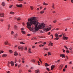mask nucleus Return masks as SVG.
Masks as SVG:
<instances>
[{"instance_id":"nucleus-1","label":"nucleus","mask_w":73,"mask_h":73,"mask_svg":"<svg viewBox=\"0 0 73 73\" xmlns=\"http://www.w3.org/2000/svg\"><path fill=\"white\" fill-rule=\"evenodd\" d=\"M37 18L33 17L31 19H28V22L27 23V28L31 31L36 32L39 29H44L46 31H50L51 28H45V25L43 23H39L37 22Z\"/></svg>"},{"instance_id":"nucleus-2","label":"nucleus","mask_w":73,"mask_h":73,"mask_svg":"<svg viewBox=\"0 0 73 73\" xmlns=\"http://www.w3.org/2000/svg\"><path fill=\"white\" fill-rule=\"evenodd\" d=\"M55 36L56 37V38H55L56 40H57L59 39V38L57 37H58V35L57 33H56L55 35Z\"/></svg>"},{"instance_id":"nucleus-3","label":"nucleus","mask_w":73,"mask_h":73,"mask_svg":"<svg viewBox=\"0 0 73 73\" xmlns=\"http://www.w3.org/2000/svg\"><path fill=\"white\" fill-rule=\"evenodd\" d=\"M16 6H17V7H20V8H21V7H23V4L17 5Z\"/></svg>"},{"instance_id":"nucleus-4","label":"nucleus","mask_w":73,"mask_h":73,"mask_svg":"<svg viewBox=\"0 0 73 73\" xmlns=\"http://www.w3.org/2000/svg\"><path fill=\"white\" fill-rule=\"evenodd\" d=\"M18 49H19V50H20V49H21V50H23L24 48H23V47H21L20 46H19L18 48Z\"/></svg>"},{"instance_id":"nucleus-5","label":"nucleus","mask_w":73,"mask_h":73,"mask_svg":"<svg viewBox=\"0 0 73 73\" xmlns=\"http://www.w3.org/2000/svg\"><path fill=\"white\" fill-rule=\"evenodd\" d=\"M60 56L62 57V58H65V54H60Z\"/></svg>"},{"instance_id":"nucleus-6","label":"nucleus","mask_w":73,"mask_h":73,"mask_svg":"<svg viewBox=\"0 0 73 73\" xmlns=\"http://www.w3.org/2000/svg\"><path fill=\"white\" fill-rule=\"evenodd\" d=\"M55 67V65H52L51 67V70H53V68Z\"/></svg>"},{"instance_id":"nucleus-7","label":"nucleus","mask_w":73,"mask_h":73,"mask_svg":"<svg viewBox=\"0 0 73 73\" xmlns=\"http://www.w3.org/2000/svg\"><path fill=\"white\" fill-rule=\"evenodd\" d=\"M10 64H11V66H13L14 65V63L13 62L11 61L10 62Z\"/></svg>"},{"instance_id":"nucleus-8","label":"nucleus","mask_w":73,"mask_h":73,"mask_svg":"<svg viewBox=\"0 0 73 73\" xmlns=\"http://www.w3.org/2000/svg\"><path fill=\"white\" fill-rule=\"evenodd\" d=\"M0 16H1V17H3L4 16V13H1L0 14Z\"/></svg>"},{"instance_id":"nucleus-9","label":"nucleus","mask_w":73,"mask_h":73,"mask_svg":"<svg viewBox=\"0 0 73 73\" xmlns=\"http://www.w3.org/2000/svg\"><path fill=\"white\" fill-rule=\"evenodd\" d=\"M7 56V54H3L2 55V57H6V56Z\"/></svg>"},{"instance_id":"nucleus-10","label":"nucleus","mask_w":73,"mask_h":73,"mask_svg":"<svg viewBox=\"0 0 73 73\" xmlns=\"http://www.w3.org/2000/svg\"><path fill=\"white\" fill-rule=\"evenodd\" d=\"M14 55L15 56H17L18 55V54L17 53V52L16 51H15L14 53Z\"/></svg>"},{"instance_id":"nucleus-11","label":"nucleus","mask_w":73,"mask_h":73,"mask_svg":"<svg viewBox=\"0 0 73 73\" xmlns=\"http://www.w3.org/2000/svg\"><path fill=\"white\" fill-rule=\"evenodd\" d=\"M31 48H29V50H28V51H29V53H32V52H31Z\"/></svg>"},{"instance_id":"nucleus-12","label":"nucleus","mask_w":73,"mask_h":73,"mask_svg":"<svg viewBox=\"0 0 73 73\" xmlns=\"http://www.w3.org/2000/svg\"><path fill=\"white\" fill-rule=\"evenodd\" d=\"M5 3H4V2H3L2 4V6H3V7H4V6H5Z\"/></svg>"},{"instance_id":"nucleus-13","label":"nucleus","mask_w":73,"mask_h":73,"mask_svg":"<svg viewBox=\"0 0 73 73\" xmlns=\"http://www.w3.org/2000/svg\"><path fill=\"white\" fill-rule=\"evenodd\" d=\"M17 26L16 25H15L14 26V29L16 30V29H17Z\"/></svg>"},{"instance_id":"nucleus-14","label":"nucleus","mask_w":73,"mask_h":73,"mask_svg":"<svg viewBox=\"0 0 73 73\" xmlns=\"http://www.w3.org/2000/svg\"><path fill=\"white\" fill-rule=\"evenodd\" d=\"M45 66H49V65L47 63H45Z\"/></svg>"},{"instance_id":"nucleus-15","label":"nucleus","mask_w":73,"mask_h":73,"mask_svg":"<svg viewBox=\"0 0 73 73\" xmlns=\"http://www.w3.org/2000/svg\"><path fill=\"white\" fill-rule=\"evenodd\" d=\"M44 13V11H41L40 12V14H42V13Z\"/></svg>"},{"instance_id":"nucleus-16","label":"nucleus","mask_w":73,"mask_h":73,"mask_svg":"<svg viewBox=\"0 0 73 73\" xmlns=\"http://www.w3.org/2000/svg\"><path fill=\"white\" fill-rule=\"evenodd\" d=\"M52 7L53 9H54V3L52 4Z\"/></svg>"},{"instance_id":"nucleus-17","label":"nucleus","mask_w":73,"mask_h":73,"mask_svg":"<svg viewBox=\"0 0 73 73\" xmlns=\"http://www.w3.org/2000/svg\"><path fill=\"white\" fill-rule=\"evenodd\" d=\"M63 39L64 40H68V37H64L63 38Z\"/></svg>"},{"instance_id":"nucleus-18","label":"nucleus","mask_w":73,"mask_h":73,"mask_svg":"<svg viewBox=\"0 0 73 73\" xmlns=\"http://www.w3.org/2000/svg\"><path fill=\"white\" fill-rule=\"evenodd\" d=\"M43 4L44 5H48V3H46L45 2H44L43 3Z\"/></svg>"},{"instance_id":"nucleus-19","label":"nucleus","mask_w":73,"mask_h":73,"mask_svg":"<svg viewBox=\"0 0 73 73\" xmlns=\"http://www.w3.org/2000/svg\"><path fill=\"white\" fill-rule=\"evenodd\" d=\"M4 44H5V45H8V44H8V42H7V41L4 42Z\"/></svg>"},{"instance_id":"nucleus-20","label":"nucleus","mask_w":73,"mask_h":73,"mask_svg":"<svg viewBox=\"0 0 73 73\" xmlns=\"http://www.w3.org/2000/svg\"><path fill=\"white\" fill-rule=\"evenodd\" d=\"M60 60H58L57 61L55 62L56 63H59L60 62Z\"/></svg>"},{"instance_id":"nucleus-21","label":"nucleus","mask_w":73,"mask_h":73,"mask_svg":"<svg viewBox=\"0 0 73 73\" xmlns=\"http://www.w3.org/2000/svg\"><path fill=\"white\" fill-rule=\"evenodd\" d=\"M9 52H10V53H12L13 52V51L12 50H9Z\"/></svg>"},{"instance_id":"nucleus-22","label":"nucleus","mask_w":73,"mask_h":73,"mask_svg":"<svg viewBox=\"0 0 73 73\" xmlns=\"http://www.w3.org/2000/svg\"><path fill=\"white\" fill-rule=\"evenodd\" d=\"M46 70H47L48 71V72H49V71H50V70L47 67H46Z\"/></svg>"},{"instance_id":"nucleus-23","label":"nucleus","mask_w":73,"mask_h":73,"mask_svg":"<svg viewBox=\"0 0 73 73\" xmlns=\"http://www.w3.org/2000/svg\"><path fill=\"white\" fill-rule=\"evenodd\" d=\"M4 53V51L3 50L0 51V54H1V53Z\"/></svg>"},{"instance_id":"nucleus-24","label":"nucleus","mask_w":73,"mask_h":73,"mask_svg":"<svg viewBox=\"0 0 73 73\" xmlns=\"http://www.w3.org/2000/svg\"><path fill=\"white\" fill-rule=\"evenodd\" d=\"M10 13L12 15H13V14H14L15 13L14 12L11 11L10 12Z\"/></svg>"},{"instance_id":"nucleus-25","label":"nucleus","mask_w":73,"mask_h":73,"mask_svg":"<svg viewBox=\"0 0 73 73\" xmlns=\"http://www.w3.org/2000/svg\"><path fill=\"white\" fill-rule=\"evenodd\" d=\"M22 33L23 34H25V31H22Z\"/></svg>"},{"instance_id":"nucleus-26","label":"nucleus","mask_w":73,"mask_h":73,"mask_svg":"<svg viewBox=\"0 0 73 73\" xmlns=\"http://www.w3.org/2000/svg\"><path fill=\"white\" fill-rule=\"evenodd\" d=\"M30 8L32 10H33V6H30Z\"/></svg>"},{"instance_id":"nucleus-27","label":"nucleus","mask_w":73,"mask_h":73,"mask_svg":"<svg viewBox=\"0 0 73 73\" xmlns=\"http://www.w3.org/2000/svg\"><path fill=\"white\" fill-rule=\"evenodd\" d=\"M64 47L65 48V49H68V48H67V47H66V46H64Z\"/></svg>"},{"instance_id":"nucleus-28","label":"nucleus","mask_w":73,"mask_h":73,"mask_svg":"<svg viewBox=\"0 0 73 73\" xmlns=\"http://www.w3.org/2000/svg\"><path fill=\"white\" fill-rule=\"evenodd\" d=\"M17 19L18 21H19L20 20H21V19H20V18H17Z\"/></svg>"},{"instance_id":"nucleus-29","label":"nucleus","mask_w":73,"mask_h":73,"mask_svg":"<svg viewBox=\"0 0 73 73\" xmlns=\"http://www.w3.org/2000/svg\"><path fill=\"white\" fill-rule=\"evenodd\" d=\"M20 44H25V43H24L22 42H20Z\"/></svg>"},{"instance_id":"nucleus-30","label":"nucleus","mask_w":73,"mask_h":73,"mask_svg":"<svg viewBox=\"0 0 73 73\" xmlns=\"http://www.w3.org/2000/svg\"><path fill=\"white\" fill-rule=\"evenodd\" d=\"M21 72H22V70H19V73H21Z\"/></svg>"},{"instance_id":"nucleus-31","label":"nucleus","mask_w":73,"mask_h":73,"mask_svg":"<svg viewBox=\"0 0 73 73\" xmlns=\"http://www.w3.org/2000/svg\"><path fill=\"white\" fill-rule=\"evenodd\" d=\"M50 45H51V46H53V43H52V42H50Z\"/></svg>"},{"instance_id":"nucleus-32","label":"nucleus","mask_w":73,"mask_h":73,"mask_svg":"<svg viewBox=\"0 0 73 73\" xmlns=\"http://www.w3.org/2000/svg\"><path fill=\"white\" fill-rule=\"evenodd\" d=\"M31 61H32V62H35V60L34 59L32 60Z\"/></svg>"},{"instance_id":"nucleus-33","label":"nucleus","mask_w":73,"mask_h":73,"mask_svg":"<svg viewBox=\"0 0 73 73\" xmlns=\"http://www.w3.org/2000/svg\"><path fill=\"white\" fill-rule=\"evenodd\" d=\"M48 56H49V55H50V54H50V52H48Z\"/></svg>"},{"instance_id":"nucleus-34","label":"nucleus","mask_w":73,"mask_h":73,"mask_svg":"<svg viewBox=\"0 0 73 73\" xmlns=\"http://www.w3.org/2000/svg\"><path fill=\"white\" fill-rule=\"evenodd\" d=\"M56 22H57V20H55L54 21H53V22L54 23H56Z\"/></svg>"},{"instance_id":"nucleus-35","label":"nucleus","mask_w":73,"mask_h":73,"mask_svg":"<svg viewBox=\"0 0 73 73\" xmlns=\"http://www.w3.org/2000/svg\"><path fill=\"white\" fill-rule=\"evenodd\" d=\"M44 45L41 44V45H39V46H40V47H41V46H43Z\"/></svg>"},{"instance_id":"nucleus-36","label":"nucleus","mask_w":73,"mask_h":73,"mask_svg":"<svg viewBox=\"0 0 73 73\" xmlns=\"http://www.w3.org/2000/svg\"><path fill=\"white\" fill-rule=\"evenodd\" d=\"M25 50H27V47H25Z\"/></svg>"},{"instance_id":"nucleus-37","label":"nucleus","mask_w":73,"mask_h":73,"mask_svg":"<svg viewBox=\"0 0 73 73\" xmlns=\"http://www.w3.org/2000/svg\"><path fill=\"white\" fill-rule=\"evenodd\" d=\"M0 21H4V20H3V19H0Z\"/></svg>"},{"instance_id":"nucleus-38","label":"nucleus","mask_w":73,"mask_h":73,"mask_svg":"<svg viewBox=\"0 0 73 73\" xmlns=\"http://www.w3.org/2000/svg\"><path fill=\"white\" fill-rule=\"evenodd\" d=\"M12 6H13V5H11L10 6L9 8H11V7H12Z\"/></svg>"},{"instance_id":"nucleus-39","label":"nucleus","mask_w":73,"mask_h":73,"mask_svg":"<svg viewBox=\"0 0 73 73\" xmlns=\"http://www.w3.org/2000/svg\"><path fill=\"white\" fill-rule=\"evenodd\" d=\"M72 47H70V48L69 49H70V50H72Z\"/></svg>"},{"instance_id":"nucleus-40","label":"nucleus","mask_w":73,"mask_h":73,"mask_svg":"<svg viewBox=\"0 0 73 73\" xmlns=\"http://www.w3.org/2000/svg\"><path fill=\"white\" fill-rule=\"evenodd\" d=\"M36 38H33L32 39L33 40H35V39H36Z\"/></svg>"},{"instance_id":"nucleus-41","label":"nucleus","mask_w":73,"mask_h":73,"mask_svg":"<svg viewBox=\"0 0 73 73\" xmlns=\"http://www.w3.org/2000/svg\"><path fill=\"white\" fill-rule=\"evenodd\" d=\"M30 35H31L29 34H28L27 35V36H30Z\"/></svg>"},{"instance_id":"nucleus-42","label":"nucleus","mask_w":73,"mask_h":73,"mask_svg":"<svg viewBox=\"0 0 73 73\" xmlns=\"http://www.w3.org/2000/svg\"><path fill=\"white\" fill-rule=\"evenodd\" d=\"M66 52H67L68 53H69V52H70L68 50H66Z\"/></svg>"},{"instance_id":"nucleus-43","label":"nucleus","mask_w":73,"mask_h":73,"mask_svg":"<svg viewBox=\"0 0 73 73\" xmlns=\"http://www.w3.org/2000/svg\"><path fill=\"white\" fill-rule=\"evenodd\" d=\"M65 69H66V68H67V65H66L65 66Z\"/></svg>"},{"instance_id":"nucleus-44","label":"nucleus","mask_w":73,"mask_h":73,"mask_svg":"<svg viewBox=\"0 0 73 73\" xmlns=\"http://www.w3.org/2000/svg\"><path fill=\"white\" fill-rule=\"evenodd\" d=\"M63 70V72H65V70H66L64 68Z\"/></svg>"},{"instance_id":"nucleus-45","label":"nucleus","mask_w":73,"mask_h":73,"mask_svg":"<svg viewBox=\"0 0 73 73\" xmlns=\"http://www.w3.org/2000/svg\"><path fill=\"white\" fill-rule=\"evenodd\" d=\"M15 37L16 38L17 36V34H16L15 35Z\"/></svg>"},{"instance_id":"nucleus-46","label":"nucleus","mask_w":73,"mask_h":73,"mask_svg":"<svg viewBox=\"0 0 73 73\" xmlns=\"http://www.w3.org/2000/svg\"><path fill=\"white\" fill-rule=\"evenodd\" d=\"M25 61H24L23 60L22 61V63H23V64H24V62H25Z\"/></svg>"},{"instance_id":"nucleus-47","label":"nucleus","mask_w":73,"mask_h":73,"mask_svg":"<svg viewBox=\"0 0 73 73\" xmlns=\"http://www.w3.org/2000/svg\"><path fill=\"white\" fill-rule=\"evenodd\" d=\"M29 72H30V73H31V70H28Z\"/></svg>"},{"instance_id":"nucleus-48","label":"nucleus","mask_w":73,"mask_h":73,"mask_svg":"<svg viewBox=\"0 0 73 73\" xmlns=\"http://www.w3.org/2000/svg\"><path fill=\"white\" fill-rule=\"evenodd\" d=\"M24 28H22L21 29V30L22 31H23V30H24Z\"/></svg>"},{"instance_id":"nucleus-49","label":"nucleus","mask_w":73,"mask_h":73,"mask_svg":"<svg viewBox=\"0 0 73 73\" xmlns=\"http://www.w3.org/2000/svg\"><path fill=\"white\" fill-rule=\"evenodd\" d=\"M63 52H64V53H65V52L66 51L65 50L63 49Z\"/></svg>"},{"instance_id":"nucleus-50","label":"nucleus","mask_w":73,"mask_h":73,"mask_svg":"<svg viewBox=\"0 0 73 73\" xmlns=\"http://www.w3.org/2000/svg\"><path fill=\"white\" fill-rule=\"evenodd\" d=\"M44 50H48V48H45L44 49Z\"/></svg>"},{"instance_id":"nucleus-51","label":"nucleus","mask_w":73,"mask_h":73,"mask_svg":"<svg viewBox=\"0 0 73 73\" xmlns=\"http://www.w3.org/2000/svg\"><path fill=\"white\" fill-rule=\"evenodd\" d=\"M72 61H71V62H69V64H72Z\"/></svg>"},{"instance_id":"nucleus-52","label":"nucleus","mask_w":73,"mask_h":73,"mask_svg":"<svg viewBox=\"0 0 73 73\" xmlns=\"http://www.w3.org/2000/svg\"><path fill=\"white\" fill-rule=\"evenodd\" d=\"M71 1L72 3H73V0H71Z\"/></svg>"},{"instance_id":"nucleus-53","label":"nucleus","mask_w":73,"mask_h":73,"mask_svg":"<svg viewBox=\"0 0 73 73\" xmlns=\"http://www.w3.org/2000/svg\"><path fill=\"white\" fill-rule=\"evenodd\" d=\"M6 72L7 73H10V71H9L8 72V71H7Z\"/></svg>"},{"instance_id":"nucleus-54","label":"nucleus","mask_w":73,"mask_h":73,"mask_svg":"<svg viewBox=\"0 0 73 73\" xmlns=\"http://www.w3.org/2000/svg\"><path fill=\"white\" fill-rule=\"evenodd\" d=\"M15 66H17V64H16L15 65Z\"/></svg>"},{"instance_id":"nucleus-55","label":"nucleus","mask_w":73,"mask_h":73,"mask_svg":"<svg viewBox=\"0 0 73 73\" xmlns=\"http://www.w3.org/2000/svg\"><path fill=\"white\" fill-rule=\"evenodd\" d=\"M21 59H22V60H24V58H22Z\"/></svg>"},{"instance_id":"nucleus-56","label":"nucleus","mask_w":73,"mask_h":73,"mask_svg":"<svg viewBox=\"0 0 73 73\" xmlns=\"http://www.w3.org/2000/svg\"><path fill=\"white\" fill-rule=\"evenodd\" d=\"M66 58H67V59L68 60V57L67 56H66Z\"/></svg>"},{"instance_id":"nucleus-57","label":"nucleus","mask_w":73,"mask_h":73,"mask_svg":"<svg viewBox=\"0 0 73 73\" xmlns=\"http://www.w3.org/2000/svg\"><path fill=\"white\" fill-rule=\"evenodd\" d=\"M16 59H15V63H16Z\"/></svg>"},{"instance_id":"nucleus-58","label":"nucleus","mask_w":73,"mask_h":73,"mask_svg":"<svg viewBox=\"0 0 73 73\" xmlns=\"http://www.w3.org/2000/svg\"><path fill=\"white\" fill-rule=\"evenodd\" d=\"M43 44H44V45H45V44H46V42H45L43 43Z\"/></svg>"},{"instance_id":"nucleus-59","label":"nucleus","mask_w":73,"mask_h":73,"mask_svg":"<svg viewBox=\"0 0 73 73\" xmlns=\"http://www.w3.org/2000/svg\"><path fill=\"white\" fill-rule=\"evenodd\" d=\"M11 34H13V31H12L11 32Z\"/></svg>"},{"instance_id":"nucleus-60","label":"nucleus","mask_w":73,"mask_h":73,"mask_svg":"<svg viewBox=\"0 0 73 73\" xmlns=\"http://www.w3.org/2000/svg\"><path fill=\"white\" fill-rule=\"evenodd\" d=\"M62 35H60L59 36L60 37H62Z\"/></svg>"},{"instance_id":"nucleus-61","label":"nucleus","mask_w":73,"mask_h":73,"mask_svg":"<svg viewBox=\"0 0 73 73\" xmlns=\"http://www.w3.org/2000/svg\"><path fill=\"white\" fill-rule=\"evenodd\" d=\"M58 29H58V28H57L56 29V30H58Z\"/></svg>"},{"instance_id":"nucleus-62","label":"nucleus","mask_w":73,"mask_h":73,"mask_svg":"<svg viewBox=\"0 0 73 73\" xmlns=\"http://www.w3.org/2000/svg\"><path fill=\"white\" fill-rule=\"evenodd\" d=\"M50 33L49 32L48 33V35H50Z\"/></svg>"},{"instance_id":"nucleus-63","label":"nucleus","mask_w":73,"mask_h":73,"mask_svg":"<svg viewBox=\"0 0 73 73\" xmlns=\"http://www.w3.org/2000/svg\"><path fill=\"white\" fill-rule=\"evenodd\" d=\"M46 10V8H45L44 9V11H45V10Z\"/></svg>"},{"instance_id":"nucleus-64","label":"nucleus","mask_w":73,"mask_h":73,"mask_svg":"<svg viewBox=\"0 0 73 73\" xmlns=\"http://www.w3.org/2000/svg\"><path fill=\"white\" fill-rule=\"evenodd\" d=\"M65 31H67V29H65Z\"/></svg>"}]
</instances>
